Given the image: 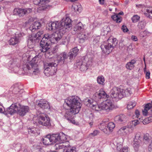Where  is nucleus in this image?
<instances>
[{"instance_id":"nucleus-1","label":"nucleus","mask_w":152,"mask_h":152,"mask_svg":"<svg viewBox=\"0 0 152 152\" xmlns=\"http://www.w3.org/2000/svg\"><path fill=\"white\" fill-rule=\"evenodd\" d=\"M81 106L80 99L77 96H70L65 100L64 107L67 110L64 117L69 122L75 124L74 115L79 112Z\"/></svg>"},{"instance_id":"nucleus-2","label":"nucleus","mask_w":152,"mask_h":152,"mask_svg":"<svg viewBox=\"0 0 152 152\" xmlns=\"http://www.w3.org/2000/svg\"><path fill=\"white\" fill-rule=\"evenodd\" d=\"M33 121L34 126L36 127L28 129L29 134L31 135H37L39 134L37 127H39L40 126H46L50 125L49 118L48 115L45 113H41L39 116L34 117Z\"/></svg>"},{"instance_id":"nucleus-3","label":"nucleus","mask_w":152,"mask_h":152,"mask_svg":"<svg viewBox=\"0 0 152 152\" xmlns=\"http://www.w3.org/2000/svg\"><path fill=\"white\" fill-rule=\"evenodd\" d=\"M79 50L77 47L71 49L68 54L65 52L57 54V59L58 62L61 64H66L71 62L74 60Z\"/></svg>"},{"instance_id":"nucleus-4","label":"nucleus","mask_w":152,"mask_h":152,"mask_svg":"<svg viewBox=\"0 0 152 152\" xmlns=\"http://www.w3.org/2000/svg\"><path fill=\"white\" fill-rule=\"evenodd\" d=\"M37 58H33L29 62L23 66V69L25 73L27 74L37 75L40 72L39 69L37 64Z\"/></svg>"},{"instance_id":"nucleus-5","label":"nucleus","mask_w":152,"mask_h":152,"mask_svg":"<svg viewBox=\"0 0 152 152\" xmlns=\"http://www.w3.org/2000/svg\"><path fill=\"white\" fill-rule=\"evenodd\" d=\"M118 41L116 38L111 36L106 42H104L100 46L102 51L106 54L110 53L117 45Z\"/></svg>"},{"instance_id":"nucleus-6","label":"nucleus","mask_w":152,"mask_h":152,"mask_svg":"<svg viewBox=\"0 0 152 152\" xmlns=\"http://www.w3.org/2000/svg\"><path fill=\"white\" fill-rule=\"evenodd\" d=\"M57 65L54 60L46 63L44 65L45 75L47 76L54 75L57 71Z\"/></svg>"},{"instance_id":"nucleus-7","label":"nucleus","mask_w":152,"mask_h":152,"mask_svg":"<svg viewBox=\"0 0 152 152\" xmlns=\"http://www.w3.org/2000/svg\"><path fill=\"white\" fill-rule=\"evenodd\" d=\"M92 59L87 57H83L81 60L77 62L76 65L80 71L83 72L86 71L89 67L91 65Z\"/></svg>"},{"instance_id":"nucleus-8","label":"nucleus","mask_w":152,"mask_h":152,"mask_svg":"<svg viewBox=\"0 0 152 152\" xmlns=\"http://www.w3.org/2000/svg\"><path fill=\"white\" fill-rule=\"evenodd\" d=\"M48 34H45L42 39L40 43V51L43 53L46 52L50 49V41L49 39Z\"/></svg>"},{"instance_id":"nucleus-9","label":"nucleus","mask_w":152,"mask_h":152,"mask_svg":"<svg viewBox=\"0 0 152 152\" xmlns=\"http://www.w3.org/2000/svg\"><path fill=\"white\" fill-rule=\"evenodd\" d=\"M123 86L119 87H114L110 91V96L112 99H115L117 101L123 97Z\"/></svg>"},{"instance_id":"nucleus-10","label":"nucleus","mask_w":152,"mask_h":152,"mask_svg":"<svg viewBox=\"0 0 152 152\" xmlns=\"http://www.w3.org/2000/svg\"><path fill=\"white\" fill-rule=\"evenodd\" d=\"M43 33L42 31H40L36 34H33L29 36L28 40V45L31 43L33 46L35 43L38 42L41 38V36Z\"/></svg>"},{"instance_id":"nucleus-11","label":"nucleus","mask_w":152,"mask_h":152,"mask_svg":"<svg viewBox=\"0 0 152 152\" xmlns=\"http://www.w3.org/2000/svg\"><path fill=\"white\" fill-rule=\"evenodd\" d=\"M52 138L54 140V143H63L67 140L66 135L63 132L52 134Z\"/></svg>"},{"instance_id":"nucleus-12","label":"nucleus","mask_w":152,"mask_h":152,"mask_svg":"<svg viewBox=\"0 0 152 152\" xmlns=\"http://www.w3.org/2000/svg\"><path fill=\"white\" fill-rule=\"evenodd\" d=\"M103 110L106 112H110L112 110L115 108V105L113 103L112 99H107L105 101L102 103Z\"/></svg>"},{"instance_id":"nucleus-13","label":"nucleus","mask_w":152,"mask_h":152,"mask_svg":"<svg viewBox=\"0 0 152 152\" xmlns=\"http://www.w3.org/2000/svg\"><path fill=\"white\" fill-rule=\"evenodd\" d=\"M46 28L47 30L52 31L56 30L60 31V30H62L60 22L58 21L50 23L47 24L46 26Z\"/></svg>"},{"instance_id":"nucleus-14","label":"nucleus","mask_w":152,"mask_h":152,"mask_svg":"<svg viewBox=\"0 0 152 152\" xmlns=\"http://www.w3.org/2000/svg\"><path fill=\"white\" fill-rule=\"evenodd\" d=\"M32 11L30 8H15L14 10V14L18 15L20 17L23 16L25 15H28Z\"/></svg>"},{"instance_id":"nucleus-15","label":"nucleus","mask_w":152,"mask_h":152,"mask_svg":"<svg viewBox=\"0 0 152 152\" xmlns=\"http://www.w3.org/2000/svg\"><path fill=\"white\" fill-rule=\"evenodd\" d=\"M19 106V103H16L12 104L9 107L7 108L5 111H4L5 112L4 114L12 115L15 113H18Z\"/></svg>"},{"instance_id":"nucleus-16","label":"nucleus","mask_w":152,"mask_h":152,"mask_svg":"<svg viewBox=\"0 0 152 152\" xmlns=\"http://www.w3.org/2000/svg\"><path fill=\"white\" fill-rule=\"evenodd\" d=\"M19 106V103H16L12 104L9 107L7 108L5 111H4L5 112L4 114L12 115L15 113H18Z\"/></svg>"},{"instance_id":"nucleus-17","label":"nucleus","mask_w":152,"mask_h":152,"mask_svg":"<svg viewBox=\"0 0 152 152\" xmlns=\"http://www.w3.org/2000/svg\"><path fill=\"white\" fill-rule=\"evenodd\" d=\"M56 31L51 35H49V39L52 43H55L59 41L62 37L60 32L61 30Z\"/></svg>"},{"instance_id":"nucleus-18","label":"nucleus","mask_w":152,"mask_h":152,"mask_svg":"<svg viewBox=\"0 0 152 152\" xmlns=\"http://www.w3.org/2000/svg\"><path fill=\"white\" fill-rule=\"evenodd\" d=\"M71 20L68 17H66L65 19H63L60 24L63 31L64 30L70 28L72 26Z\"/></svg>"},{"instance_id":"nucleus-19","label":"nucleus","mask_w":152,"mask_h":152,"mask_svg":"<svg viewBox=\"0 0 152 152\" xmlns=\"http://www.w3.org/2000/svg\"><path fill=\"white\" fill-rule=\"evenodd\" d=\"M107 97V94L104 91H100L94 94L93 99L95 102H97L100 101L101 99Z\"/></svg>"},{"instance_id":"nucleus-20","label":"nucleus","mask_w":152,"mask_h":152,"mask_svg":"<svg viewBox=\"0 0 152 152\" xmlns=\"http://www.w3.org/2000/svg\"><path fill=\"white\" fill-rule=\"evenodd\" d=\"M29 111V108L28 106H22L19 103V106L18 107V114L20 116H23Z\"/></svg>"},{"instance_id":"nucleus-21","label":"nucleus","mask_w":152,"mask_h":152,"mask_svg":"<svg viewBox=\"0 0 152 152\" xmlns=\"http://www.w3.org/2000/svg\"><path fill=\"white\" fill-rule=\"evenodd\" d=\"M52 134L51 135H48L45 137H44L42 139L44 144L45 145H48L50 144V142L54 143V140H53L52 138Z\"/></svg>"},{"instance_id":"nucleus-22","label":"nucleus","mask_w":152,"mask_h":152,"mask_svg":"<svg viewBox=\"0 0 152 152\" xmlns=\"http://www.w3.org/2000/svg\"><path fill=\"white\" fill-rule=\"evenodd\" d=\"M41 25L40 22H35L30 27V29L32 31H34L36 30L39 29L41 27Z\"/></svg>"},{"instance_id":"nucleus-23","label":"nucleus","mask_w":152,"mask_h":152,"mask_svg":"<svg viewBox=\"0 0 152 152\" xmlns=\"http://www.w3.org/2000/svg\"><path fill=\"white\" fill-rule=\"evenodd\" d=\"M38 105L43 109H49L50 105L48 102L45 101L41 100L39 101Z\"/></svg>"},{"instance_id":"nucleus-24","label":"nucleus","mask_w":152,"mask_h":152,"mask_svg":"<svg viewBox=\"0 0 152 152\" xmlns=\"http://www.w3.org/2000/svg\"><path fill=\"white\" fill-rule=\"evenodd\" d=\"M136 63V61L134 59L132 60L126 64L125 66L126 67L128 70H131L134 68V65Z\"/></svg>"},{"instance_id":"nucleus-25","label":"nucleus","mask_w":152,"mask_h":152,"mask_svg":"<svg viewBox=\"0 0 152 152\" xmlns=\"http://www.w3.org/2000/svg\"><path fill=\"white\" fill-rule=\"evenodd\" d=\"M82 23L80 22L77 23L74 28V31L77 33H80L83 30Z\"/></svg>"},{"instance_id":"nucleus-26","label":"nucleus","mask_w":152,"mask_h":152,"mask_svg":"<svg viewBox=\"0 0 152 152\" xmlns=\"http://www.w3.org/2000/svg\"><path fill=\"white\" fill-rule=\"evenodd\" d=\"M19 42L18 38H16L15 36L12 37L8 41L9 44L10 45H14Z\"/></svg>"},{"instance_id":"nucleus-27","label":"nucleus","mask_w":152,"mask_h":152,"mask_svg":"<svg viewBox=\"0 0 152 152\" xmlns=\"http://www.w3.org/2000/svg\"><path fill=\"white\" fill-rule=\"evenodd\" d=\"M152 104L150 103H147L144 107V110H142V113L144 115L146 116L148 114V111L151 108Z\"/></svg>"},{"instance_id":"nucleus-28","label":"nucleus","mask_w":152,"mask_h":152,"mask_svg":"<svg viewBox=\"0 0 152 152\" xmlns=\"http://www.w3.org/2000/svg\"><path fill=\"white\" fill-rule=\"evenodd\" d=\"M78 34V37L81 42H83L85 40L87 39L88 36L85 33L82 32V34H81V32Z\"/></svg>"},{"instance_id":"nucleus-29","label":"nucleus","mask_w":152,"mask_h":152,"mask_svg":"<svg viewBox=\"0 0 152 152\" xmlns=\"http://www.w3.org/2000/svg\"><path fill=\"white\" fill-rule=\"evenodd\" d=\"M145 14L147 17L152 19V7L148 8L146 9Z\"/></svg>"},{"instance_id":"nucleus-30","label":"nucleus","mask_w":152,"mask_h":152,"mask_svg":"<svg viewBox=\"0 0 152 152\" xmlns=\"http://www.w3.org/2000/svg\"><path fill=\"white\" fill-rule=\"evenodd\" d=\"M97 83L102 86H104V84L105 80L104 77L102 75L99 76L97 79Z\"/></svg>"},{"instance_id":"nucleus-31","label":"nucleus","mask_w":152,"mask_h":152,"mask_svg":"<svg viewBox=\"0 0 152 152\" xmlns=\"http://www.w3.org/2000/svg\"><path fill=\"white\" fill-rule=\"evenodd\" d=\"M112 19L116 23H120L122 20V18L119 15L115 14L111 17Z\"/></svg>"},{"instance_id":"nucleus-32","label":"nucleus","mask_w":152,"mask_h":152,"mask_svg":"<svg viewBox=\"0 0 152 152\" xmlns=\"http://www.w3.org/2000/svg\"><path fill=\"white\" fill-rule=\"evenodd\" d=\"M132 127L130 124L128 126L124 127V132L125 133L126 135H128L130 132H132Z\"/></svg>"},{"instance_id":"nucleus-33","label":"nucleus","mask_w":152,"mask_h":152,"mask_svg":"<svg viewBox=\"0 0 152 152\" xmlns=\"http://www.w3.org/2000/svg\"><path fill=\"white\" fill-rule=\"evenodd\" d=\"M102 104H92V109L93 110H95L96 111H101L102 110H103V109L102 107Z\"/></svg>"},{"instance_id":"nucleus-34","label":"nucleus","mask_w":152,"mask_h":152,"mask_svg":"<svg viewBox=\"0 0 152 152\" xmlns=\"http://www.w3.org/2000/svg\"><path fill=\"white\" fill-rule=\"evenodd\" d=\"M75 11L80 12L82 10V8L80 5L79 4H74L72 6Z\"/></svg>"},{"instance_id":"nucleus-35","label":"nucleus","mask_w":152,"mask_h":152,"mask_svg":"<svg viewBox=\"0 0 152 152\" xmlns=\"http://www.w3.org/2000/svg\"><path fill=\"white\" fill-rule=\"evenodd\" d=\"M136 105V103L134 101L129 102L127 104V108L129 110L133 108Z\"/></svg>"},{"instance_id":"nucleus-36","label":"nucleus","mask_w":152,"mask_h":152,"mask_svg":"<svg viewBox=\"0 0 152 152\" xmlns=\"http://www.w3.org/2000/svg\"><path fill=\"white\" fill-rule=\"evenodd\" d=\"M134 142L133 144V146L134 150L137 151L140 147L141 141L140 140H134Z\"/></svg>"},{"instance_id":"nucleus-37","label":"nucleus","mask_w":152,"mask_h":152,"mask_svg":"<svg viewBox=\"0 0 152 152\" xmlns=\"http://www.w3.org/2000/svg\"><path fill=\"white\" fill-rule=\"evenodd\" d=\"M11 89L12 90L13 93L15 94H17L19 92L20 90L18 84L13 85L11 87Z\"/></svg>"},{"instance_id":"nucleus-38","label":"nucleus","mask_w":152,"mask_h":152,"mask_svg":"<svg viewBox=\"0 0 152 152\" xmlns=\"http://www.w3.org/2000/svg\"><path fill=\"white\" fill-rule=\"evenodd\" d=\"M123 117L122 115H118L115 116L114 118V120L115 122L119 124L121 123L123 121Z\"/></svg>"},{"instance_id":"nucleus-39","label":"nucleus","mask_w":152,"mask_h":152,"mask_svg":"<svg viewBox=\"0 0 152 152\" xmlns=\"http://www.w3.org/2000/svg\"><path fill=\"white\" fill-rule=\"evenodd\" d=\"M76 149L75 147H69L63 149V152H76Z\"/></svg>"},{"instance_id":"nucleus-40","label":"nucleus","mask_w":152,"mask_h":152,"mask_svg":"<svg viewBox=\"0 0 152 152\" xmlns=\"http://www.w3.org/2000/svg\"><path fill=\"white\" fill-rule=\"evenodd\" d=\"M115 126V124L113 122L109 123L107 124V128L110 131H112Z\"/></svg>"},{"instance_id":"nucleus-41","label":"nucleus","mask_w":152,"mask_h":152,"mask_svg":"<svg viewBox=\"0 0 152 152\" xmlns=\"http://www.w3.org/2000/svg\"><path fill=\"white\" fill-rule=\"evenodd\" d=\"M143 138L144 140L147 142H148L150 140H151L152 138L149 136L148 134L147 133L144 134L143 136Z\"/></svg>"},{"instance_id":"nucleus-42","label":"nucleus","mask_w":152,"mask_h":152,"mask_svg":"<svg viewBox=\"0 0 152 152\" xmlns=\"http://www.w3.org/2000/svg\"><path fill=\"white\" fill-rule=\"evenodd\" d=\"M135 139L134 140H140L142 139V137L141 136V134L140 132H138L136 133L135 136Z\"/></svg>"},{"instance_id":"nucleus-43","label":"nucleus","mask_w":152,"mask_h":152,"mask_svg":"<svg viewBox=\"0 0 152 152\" xmlns=\"http://www.w3.org/2000/svg\"><path fill=\"white\" fill-rule=\"evenodd\" d=\"M139 16L137 15H134L132 18V20L133 22L135 23L137 22L140 19Z\"/></svg>"},{"instance_id":"nucleus-44","label":"nucleus","mask_w":152,"mask_h":152,"mask_svg":"<svg viewBox=\"0 0 152 152\" xmlns=\"http://www.w3.org/2000/svg\"><path fill=\"white\" fill-rule=\"evenodd\" d=\"M124 93H125L126 96L130 95L132 93L131 91V89L130 88H128L124 91Z\"/></svg>"},{"instance_id":"nucleus-45","label":"nucleus","mask_w":152,"mask_h":152,"mask_svg":"<svg viewBox=\"0 0 152 152\" xmlns=\"http://www.w3.org/2000/svg\"><path fill=\"white\" fill-rule=\"evenodd\" d=\"M117 148L118 150L121 152H124V148L123 145L121 144L118 143L117 144Z\"/></svg>"},{"instance_id":"nucleus-46","label":"nucleus","mask_w":152,"mask_h":152,"mask_svg":"<svg viewBox=\"0 0 152 152\" xmlns=\"http://www.w3.org/2000/svg\"><path fill=\"white\" fill-rule=\"evenodd\" d=\"M24 35V34L23 33H17L15 34V36L16 38H18V40H19L20 38L22 37Z\"/></svg>"},{"instance_id":"nucleus-47","label":"nucleus","mask_w":152,"mask_h":152,"mask_svg":"<svg viewBox=\"0 0 152 152\" xmlns=\"http://www.w3.org/2000/svg\"><path fill=\"white\" fill-rule=\"evenodd\" d=\"M99 132L98 130H94L92 133H90L89 134V136L94 137L97 135L99 134Z\"/></svg>"},{"instance_id":"nucleus-48","label":"nucleus","mask_w":152,"mask_h":152,"mask_svg":"<svg viewBox=\"0 0 152 152\" xmlns=\"http://www.w3.org/2000/svg\"><path fill=\"white\" fill-rule=\"evenodd\" d=\"M149 32L148 31H144L140 33V36L141 37L143 38L146 36L147 34Z\"/></svg>"},{"instance_id":"nucleus-49","label":"nucleus","mask_w":152,"mask_h":152,"mask_svg":"<svg viewBox=\"0 0 152 152\" xmlns=\"http://www.w3.org/2000/svg\"><path fill=\"white\" fill-rule=\"evenodd\" d=\"M94 116L92 114H91L88 117L87 122L88 121L94 122Z\"/></svg>"},{"instance_id":"nucleus-50","label":"nucleus","mask_w":152,"mask_h":152,"mask_svg":"<svg viewBox=\"0 0 152 152\" xmlns=\"http://www.w3.org/2000/svg\"><path fill=\"white\" fill-rule=\"evenodd\" d=\"M61 143L63 145H64V148L65 147L67 148L69 146V141H67V140H66V141L64 142Z\"/></svg>"},{"instance_id":"nucleus-51","label":"nucleus","mask_w":152,"mask_h":152,"mask_svg":"<svg viewBox=\"0 0 152 152\" xmlns=\"http://www.w3.org/2000/svg\"><path fill=\"white\" fill-rule=\"evenodd\" d=\"M100 39V37L99 36H97L94 39L93 42L94 44H96L98 43Z\"/></svg>"},{"instance_id":"nucleus-52","label":"nucleus","mask_w":152,"mask_h":152,"mask_svg":"<svg viewBox=\"0 0 152 152\" xmlns=\"http://www.w3.org/2000/svg\"><path fill=\"white\" fill-rule=\"evenodd\" d=\"M5 111L4 107L1 105H0V113L4 114V111Z\"/></svg>"},{"instance_id":"nucleus-53","label":"nucleus","mask_w":152,"mask_h":152,"mask_svg":"<svg viewBox=\"0 0 152 152\" xmlns=\"http://www.w3.org/2000/svg\"><path fill=\"white\" fill-rule=\"evenodd\" d=\"M33 3L34 4L36 5H39L41 4L40 2V0H34L33 1Z\"/></svg>"},{"instance_id":"nucleus-54","label":"nucleus","mask_w":152,"mask_h":152,"mask_svg":"<svg viewBox=\"0 0 152 152\" xmlns=\"http://www.w3.org/2000/svg\"><path fill=\"white\" fill-rule=\"evenodd\" d=\"M58 143L55 144L54 146V149L57 150H60L59 143Z\"/></svg>"},{"instance_id":"nucleus-55","label":"nucleus","mask_w":152,"mask_h":152,"mask_svg":"<svg viewBox=\"0 0 152 152\" xmlns=\"http://www.w3.org/2000/svg\"><path fill=\"white\" fill-rule=\"evenodd\" d=\"M132 123L134 126H136L137 124H140V121L138 120H136L133 121Z\"/></svg>"},{"instance_id":"nucleus-56","label":"nucleus","mask_w":152,"mask_h":152,"mask_svg":"<svg viewBox=\"0 0 152 152\" xmlns=\"http://www.w3.org/2000/svg\"><path fill=\"white\" fill-rule=\"evenodd\" d=\"M132 39L134 41H137L138 40L137 37L134 35H132L131 37Z\"/></svg>"},{"instance_id":"nucleus-57","label":"nucleus","mask_w":152,"mask_h":152,"mask_svg":"<svg viewBox=\"0 0 152 152\" xmlns=\"http://www.w3.org/2000/svg\"><path fill=\"white\" fill-rule=\"evenodd\" d=\"M135 113L136 115V117L138 118L140 115L139 111L138 110H136L135 112Z\"/></svg>"},{"instance_id":"nucleus-58","label":"nucleus","mask_w":152,"mask_h":152,"mask_svg":"<svg viewBox=\"0 0 152 152\" xmlns=\"http://www.w3.org/2000/svg\"><path fill=\"white\" fill-rule=\"evenodd\" d=\"M48 2V0H40L41 4H44Z\"/></svg>"},{"instance_id":"nucleus-59","label":"nucleus","mask_w":152,"mask_h":152,"mask_svg":"<svg viewBox=\"0 0 152 152\" xmlns=\"http://www.w3.org/2000/svg\"><path fill=\"white\" fill-rule=\"evenodd\" d=\"M118 133L119 134H121L124 132V128L122 127L118 132Z\"/></svg>"},{"instance_id":"nucleus-60","label":"nucleus","mask_w":152,"mask_h":152,"mask_svg":"<svg viewBox=\"0 0 152 152\" xmlns=\"http://www.w3.org/2000/svg\"><path fill=\"white\" fill-rule=\"evenodd\" d=\"M148 150L149 151H151L152 150V139L151 140V142L148 146Z\"/></svg>"},{"instance_id":"nucleus-61","label":"nucleus","mask_w":152,"mask_h":152,"mask_svg":"<svg viewBox=\"0 0 152 152\" xmlns=\"http://www.w3.org/2000/svg\"><path fill=\"white\" fill-rule=\"evenodd\" d=\"M150 77V73L149 72H147L146 74V78L149 79Z\"/></svg>"},{"instance_id":"nucleus-62","label":"nucleus","mask_w":152,"mask_h":152,"mask_svg":"<svg viewBox=\"0 0 152 152\" xmlns=\"http://www.w3.org/2000/svg\"><path fill=\"white\" fill-rule=\"evenodd\" d=\"M88 102L91 105H90L91 107H92V104H93V100H90L88 99Z\"/></svg>"},{"instance_id":"nucleus-63","label":"nucleus","mask_w":152,"mask_h":152,"mask_svg":"<svg viewBox=\"0 0 152 152\" xmlns=\"http://www.w3.org/2000/svg\"><path fill=\"white\" fill-rule=\"evenodd\" d=\"M124 152H129V149L127 146L124 147Z\"/></svg>"},{"instance_id":"nucleus-64","label":"nucleus","mask_w":152,"mask_h":152,"mask_svg":"<svg viewBox=\"0 0 152 152\" xmlns=\"http://www.w3.org/2000/svg\"><path fill=\"white\" fill-rule=\"evenodd\" d=\"M92 86H93L91 84H88L87 85V88L88 89H91V87H92Z\"/></svg>"}]
</instances>
